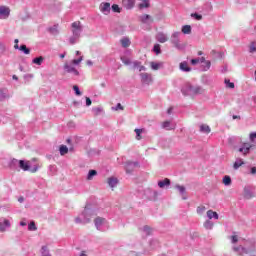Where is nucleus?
I'll use <instances>...</instances> for the list:
<instances>
[{
  "instance_id": "obj_11",
  "label": "nucleus",
  "mask_w": 256,
  "mask_h": 256,
  "mask_svg": "<svg viewBox=\"0 0 256 256\" xmlns=\"http://www.w3.org/2000/svg\"><path fill=\"white\" fill-rule=\"evenodd\" d=\"M140 79L143 85H151L153 83V76L149 73H140Z\"/></svg>"
},
{
  "instance_id": "obj_28",
  "label": "nucleus",
  "mask_w": 256,
  "mask_h": 256,
  "mask_svg": "<svg viewBox=\"0 0 256 256\" xmlns=\"http://www.w3.org/2000/svg\"><path fill=\"white\" fill-rule=\"evenodd\" d=\"M200 132L205 133L206 135H209V133H211V127H209V125L207 124H202L200 126Z\"/></svg>"
},
{
  "instance_id": "obj_3",
  "label": "nucleus",
  "mask_w": 256,
  "mask_h": 256,
  "mask_svg": "<svg viewBox=\"0 0 256 256\" xmlns=\"http://www.w3.org/2000/svg\"><path fill=\"white\" fill-rule=\"evenodd\" d=\"M94 227H96L97 231L106 233V231H109L110 229L109 220L98 216L94 219Z\"/></svg>"
},
{
  "instance_id": "obj_49",
  "label": "nucleus",
  "mask_w": 256,
  "mask_h": 256,
  "mask_svg": "<svg viewBox=\"0 0 256 256\" xmlns=\"http://www.w3.org/2000/svg\"><path fill=\"white\" fill-rule=\"evenodd\" d=\"M135 133H136V139L138 141L141 140V133H143V129L136 128Z\"/></svg>"
},
{
  "instance_id": "obj_25",
  "label": "nucleus",
  "mask_w": 256,
  "mask_h": 256,
  "mask_svg": "<svg viewBox=\"0 0 256 256\" xmlns=\"http://www.w3.org/2000/svg\"><path fill=\"white\" fill-rule=\"evenodd\" d=\"M108 185L113 189L116 185H119V179L115 177L108 178Z\"/></svg>"
},
{
  "instance_id": "obj_5",
  "label": "nucleus",
  "mask_w": 256,
  "mask_h": 256,
  "mask_svg": "<svg viewBox=\"0 0 256 256\" xmlns=\"http://www.w3.org/2000/svg\"><path fill=\"white\" fill-rule=\"evenodd\" d=\"M18 167L22 169V171H29L30 173H37V171H39V166L34 165L31 167V162L28 160H19Z\"/></svg>"
},
{
  "instance_id": "obj_6",
  "label": "nucleus",
  "mask_w": 256,
  "mask_h": 256,
  "mask_svg": "<svg viewBox=\"0 0 256 256\" xmlns=\"http://www.w3.org/2000/svg\"><path fill=\"white\" fill-rule=\"evenodd\" d=\"M181 35V32H174L171 36V43L172 45L178 49V51H184L185 44H181V41L179 40V36Z\"/></svg>"
},
{
  "instance_id": "obj_4",
  "label": "nucleus",
  "mask_w": 256,
  "mask_h": 256,
  "mask_svg": "<svg viewBox=\"0 0 256 256\" xmlns=\"http://www.w3.org/2000/svg\"><path fill=\"white\" fill-rule=\"evenodd\" d=\"M120 60L122 61V63H124V65H132L131 69H138V71H147V67L141 65V61L139 60H135V61H131V59H129L128 57L125 56H121Z\"/></svg>"
},
{
  "instance_id": "obj_44",
  "label": "nucleus",
  "mask_w": 256,
  "mask_h": 256,
  "mask_svg": "<svg viewBox=\"0 0 256 256\" xmlns=\"http://www.w3.org/2000/svg\"><path fill=\"white\" fill-rule=\"evenodd\" d=\"M191 17H192V19H195L196 21H201V19H203V15H201V14H199L197 12L192 13Z\"/></svg>"
},
{
  "instance_id": "obj_32",
  "label": "nucleus",
  "mask_w": 256,
  "mask_h": 256,
  "mask_svg": "<svg viewBox=\"0 0 256 256\" xmlns=\"http://www.w3.org/2000/svg\"><path fill=\"white\" fill-rule=\"evenodd\" d=\"M222 183H224V185L226 187H229V185H231L232 181H231V176L229 175H225L222 179Z\"/></svg>"
},
{
  "instance_id": "obj_15",
  "label": "nucleus",
  "mask_w": 256,
  "mask_h": 256,
  "mask_svg": "<svg viewBox=\"0 0 256 256\" xmlns=\"http://www.w3.org/2000/svg\"><path fill=\"white\" fill-rule=\"evenodd\" d=\"M139 167V162H126V173H133V169H137Z\"/></svg>"
},
{
  "instance_id": "obj_40",
  "label": "nucleus",
  "mask_w": 256,
  "mask_h": 256,
  "mask_svg": "<svg viewBox=\"0 0 256 256\" xmlns=\"http://www.w3.org/2000/svg\"><path fill=\"white\" fill-rule=\"evenodd\" d=\"M152 51L157 54V55H161V45L160 44H155L153 46Z\"/></svg>"
},
{
  "instance_id": "obj_47",
  "label": "nucleus",
  "mask_w": 256,
  "mask_h": 256,
  "mask_svg": "<svg viewBox=\"0 0 256 256\" xmlns=\"http://www.w3.org/2000/svg\"><path fill=\"white\" fill-rule=\"evenodd\" d=\"M206 210L207 208L205 206H199L196 211L198 215H203Z\"/></svg>"
},
{
  "instance_id": "obj_8",
  "label": "nucleus",
  "mask_w": 256,
  "mask_h": 256,
  "mask_svg": "<svg viewBox=\"0 0 256 256\" xmlns=\"http://www.w3.org/2000/svg\"><path fill=\"white\" fill-rule=\"evenodd\" d=\"M144 193L150 201H157V198L159 197V191L151 189V188H147L144 191Z\"/></svg>"
},
{
  "instance_id": "obj_17",
  "label": "nucleus",
  "mask_w": 256,
  "mask_h": 256,
  "mask_svg": "<svg viewBox=\"0 0 256 256\" xmlns=\"http://www.w3.org/2000/svg\"><path fill=\"white\" fill-rule=\"evenodd\" d=\"M139 20L144 25H151V23H153V19L151 18V15H149V14H144V15L140 16Z\"/></svg>"
},
{
  "instance_id": "obj_19",
  "label": "nucleus",
  "mask_w": 256,
  "mask_h": 256,
  "mask_svg": "<svg viewBox=\"0 0 256 256\" xmlns=\"http://www.w3.org/2000/svg\"><path fill=\"white\" fill-rule=\"evenodd\" d=\"M171 185V180L169 178H165L164 180L158 181V187L160 189H165Z\"/></svg>"
},
{
  "instance_id": "obj_34",
  "label": "nucleus",
  "mask_w": 256,
  "mask_h": 256,
  "mask_svg": "<svg viewBox=\"0 0 256 256\" xmlns=\"http://www.w3.org/2000/svg\"><path fill=\"white\" fill-rule=\"evenodd\" d=\"M97 176V170H89L88 175H87V180L92 181L93 177Z\"/></svg>"
},
{
  "instance_id": "obj_1",
  "label": "nucleus",
  "mask_w": 256,
  "mask_h": 256,
  "mask_svg": "<svg viewBox=\"0 0 256 256\" xmlns=\"http://www.w3.org/2000/svg\"><path fill=\"white\" fill-rule=\"evenodd\" d=\"M94 215H96L95 209H93L91 204H86L82 213L75 218V223L79 225H87V223H91V218Z\"/></svg>"
},
{
  "instance_id": "obj_57",
  "label": "nucleus",
  "mask_w": 256,
  "mask_h": 256,
  "mask_svg": "<svg viewBox=\"0 0 256 256\" xmlns=\"http://www.w3.org/2000/svg\"><path fill=\"white\" fill-rule=\"evenodd\" d=\"M114 111H123V105L121 103H118L115 107H112Z\"/></svg>"
},
{
  "instance_id": "obj_46",
  "label": "nucleus",
  "mask_w": 256,
  "mask_h": 256,
  "mask_svg": "<svg viewBox=\"0 0 256 256\" xmlns=\"http://www.w3.org/2000/svg\"><path fill=\"white\" fill-rule=\"evenodd\" d=\"M149 7V0H143V3L139 4L140 9H147Z\"/></svg>"
},
{
  "instance_id": "obj_54",
  "label": "nucleus",
  "mask_w": 256,
  "mask_h": 256,
  "mask_svg": "<svg viewBox=\"0 0 256 256\" xmlns=\"http://www.w3.org/2000/svg\"><path fill=\"white\" fill-rule=\"evenodd\" d=\"M83 61V56H80L78 59L72 60V65H79Z\"/></svg>"
},
{
  "instance_id": "obj_29",
  "label": "nucleus",
  "mask_w": 256,
  "mask_h": 256,
  "mask_svg": "<svg viewBox=\"0 0 256 256\" xmlns=\"http://www.w3.org/2000/svg\"><path fill=\"white\" fill-rule=\"evenodd\" d=\"M214 223H213V221H211V220H206L205 222H204V224H203V227L207 230V231H211L212 229H213V227H214Z\"/></svg>"
},
{
  "instance_id": "obj_16",
  "label": "nucleus",
  "mask_w": 256,
  "mask_h": 256,
  "mask_svg": "<svg viewBox=\"0 0 256 256\" xmlns=\"http://www.w3.org/2000/svg\"><path fill=\"white\" fill-rule=\"evenodd\" d=\"M64 71H66V73H72L75 77H79L78 70L70 64L64 65Z\"/></svg>"
},
{
  "instance_id": "obj_45",
  "label": "nucleus",
  "mask_w": 256,
  "mask_h": 256,
  "mask_svg": "<svg viewBox=\"0 0 256 256\" xmlns=\"http://www.w3.org/2000/svg\"><path fill=\"white\" fill-rule=\"evenodd\" d=\"M110 9H112L113 13H121V7L117 4H113Z\"/></svg>"
},
{
  "instance_id": "obj_2",
  "label": "nucleus",
  "mask_w": 256,
  "mask_h": 256,
  "mask_svg": "<svg viewBox=\"0 0 256 256\" xmlns=\"http://www.w3.org/2000/svg\"><path fill=\"white\" fill-rule=\"evenodd\" d=\"M181 93L185 97H193L195 95H201L203 93V88L201 86H193L190 83H187L181 88Z\"/></svg>"
},
{
  "instance_id": "obj_26",
  "label": "nucleus",
  "mask_w": 256,
  "mask_h": 256,
  "mask_svg": "<svg viewBox=\"0 0 256 256\" xmlns=\"http://www.w3.org/2000/svg\"><path fill=\"white\" fill-rule=\"evenodd\" d=\"M242 165H245V162L243 161V159L237 158L233 164V169L237 171L239 167H241Z\"/></svg>"
},
{
  "instance_id": "obj_51",
  "label": "nucleus",
  "mask_w": 256,
  "mask_h": 256,
  "mask_svg": "<svg viewBox=\"0 0 256 256\" xmlns=\"http://www.w3.org/2000/svg\"><path fill=\"white\" fill-rule=\"evenodd\" d=\"M190 238L192 239V241H195V239H199V232H191Z\"/></svg>"
},
{
  "instance_id": "obj_22",
  "label": "nucleus",
  "mask_w": 256,
  "mask_h": 256,
  "mask_svg": "<svg viewBox=\"0 0 256 256\" xmlns=\"http://www.w3.org/2000/svg\"><path fill=\"white\" fill-rule=\"evenodd\" d=\"M156 40L158 43H167V35H165L163 32H159L156 35Z\"/></svg>"
},
{
  "instance_id": "obj_55",
  "label": "nucleus",
  "mask_w": 256,
  "mask_h": 256,
  "mask_svg": "<svg viewBox=\"0 0 256 256\" xmlns=\"http://www.w3.org/2000/svg\"><path fill=\"white\" fill-rule=\"evenodd\" d=\"M255 51H256L255 42H251L249 47V53H255Z\"/></svg>"
},
{
  "instance_id": "obj_59",
  "label": "nucleus",
  "mask_w": 256,
  "mask_h": 256,
  "mask_svg": "<svg viewBox=\"0 0 256 256\" xmlns=\"http://www.w3.org/2000/svg\"><path fill=\"white\" fill-rule=\"evenodd\" d=\"M191 65H199V58H193L190 60Z\"/></svg>"
},
{
  "instance_id": "obj_38",
  "label": "nucleus",
  "mask_w": 256,
  "mask_h": 256,
  "mask_svg": "<svg viewBox=\"0 0 256 256\" xmlns=\"http://www.w3.org/2000/svg\"><path fill=\"white\" fill-rule=\"evenodd\" d=\"M41 256H51V253L49 252V248H47V246H42Z\"/></svg>"
},
{
  "instance_id": "obj_48",
  "label": "nucleus",
  "mask_w": 256,
  "mask_h": 256,
  "mask_svg": "<svg viewBox=\"0 0 256 256\" xmlns=\"http://www.w3.org/2000/svg\"><path fill=\"white\" fill-rule=\"evenodd\" d=\"M73 91H74L75 95H77V97H80V95H82L81 90L79 89V86H77V85L73 86Z\"/></svg>"
},
{
  "instance_id": "obj_7",
  "label": "nucleus",
  "mask_w": 256,
  "mask_h": 256,
  "mask_svg": "<svg viewBox=\"0 0 256 256\" xmlns=\"http://www.w3.org/2000/svg\"><path fill=\"white\" fill-rule=\"evenodd\" d=\"M72 35H75V37H81V33H83V26L81 25V22L76 21L72 23Z\"/></svg>"
},
{
  "instance_id": "obj_41",
  "label": "nucleus",
  "mask_w": 256,
  "mask_h": 256,
  "mask_svg": "<svg viewBox=\"0 0 256 256\" xmlns=\"http://www.w3.org/2000/svg\"><path fill=\"white\" fill-rule=\"evenodd\" d=\"M211 69V61L207 60L203 65H202V71H209Z\"/></svg>"
},
{
  "instance_id": "obj_36",
  "label": "nucleus",
  "mask_w": 256,
  "mask_h": 256,
  "mask_svg": "<svg viewBox=\"0 0 256 256\" xmlns=\"http://www.w3.org/2000/svg\"><path fill=\"white\" fill-rule=\"evenodd\" d=\"M182 33L184 35H191V25H184L182 27Z\"/></svg>"
},
{
  "instance_id": "obj_13",
  "label": "nucleus",
  "mask_w": 256,
  "mask_h": 256,
  "mask_svg": "<svg viewBox=\"0 0 256 256\" xmlns=\"http://www.w3.org/2000/svg\"><path fill=\"white\" fill-rule=\"evenodd\" d=\"M9 15H11V9L6 6H0V19H9Z\"/></svg>"
},
{
  "instance_id": "obj_37",
  "label": "nucleus",
  "mask_w": 256,
  "mask_h": 256,
  "mask_svg": "<svg viewBox=\"0 0 256 256\" xmlns=\"http://www.w3.org/2000/svg\"><path fill=\"white\" fill-rule=\"evenodd\" d=\"M175 189L179 191L180 195H185V193L187 192V189L185 188V186H181L179 184L175 186Z\"/></svg>"
},
{
  "instance_id": "obj_23",
  "label": "nucleus",
  "mask_w": 256,
  "mask_h": 256,
  "mask_svg": "<svg viewBox=\"0 0 256 256\" xmlns=\"http://www.w3.org/2000/svg\"><path fill=\"white\" fill-rule=\"evenodd\" d=\"M120 43L124 49H127V47L131 46V39H129V37H123Z\"/></svg>"
},
{
  "instance_id": "obj_31",
  "label": "nucleus",
  "mask_w": 256,
  "mask_h": 256,
  "mask_svg": "<svg viewBox=\"0 0 256 256\" xmlns=\"http://www.w3.org/2000/svg\"><path fill=\"white\" fill-rule=\"evenodd\" d=\"M48 31L51 33V35H59V25L55 24L54 26L50 27Z\"/></svg>"
},
{
  "instance_id": "obj_24",
  "label": "nucleus",
  "mask_w": 256,
  "mask_h": 256,
  "mask_svg": "<svg viewBox=\"0 0 256 256\" xmlns=\"http://www.w3.org/2000/svg\"><path fill=\"white\" fill-rule=\"evenodd\" d=\"M152 71H159L163 67V62H150Z\"/></svg>"
},
{
  "instance_id": "obj_12",
  "label": "nucleus",
  "mask_w": 256,
  "mask_h": 256,
  "mask_svg": "<svg viewBox=\"0 0 256 256\" xmlns=\"http://www.w3.org/2000/svg\"><path fill=\"white\" fill-rule=\"evenodd\" d=\"M99 9L103 15H109V13H111V3L102 2L99 6Z\"/></svg>"
},
{
  "instance_id": "obj_30",
  "label": "nucleus",
  "mask_w": 256,
  "mask_h": 256,
  "mask_svg": "<svg viewBox=\"0 0 256 256\" xmlns=\"http://www.w3.org/2000/svg\"><path fill=\"white\" fill-rule=\"evenodd\" d=\"M207 217L208 219H219V214L213 210H208Z\"/></svg>"
},
{
  "instance_id": "obj_50",
  "label": "nucleus",
  "mask_w": 256,
  "mask_h": 256,
  "mask_svg": "<svg viewBox=\"0 0 256 256\" xmlns=\"http://www.w3.org/2000/svg\"><path fill=\"white\" fill-rule=\"evenodd\" d=\"M232 250L234 251V253H238V255H242V252H241L242 246H234Z\"/></svg>"
},
{
  "instance_id": "obj_39",
  "label": "nucleus",
  "mask_w": 256,
  "mask_h": 256,
  "mask_svg": "<svg viewBox=\"0 0 256 256\" xmlns=\"http://www.w3.org/2000/svg\"><path fill=\"white\" fill-rule=\"evenodd\" d=\"M224 83L228 89H235V83L231 82L230 79H225Z\"/></svg>"
},
{
  "instance_id": "obj_14",
  "label": "nucleus",
  "mask_w": 256,
  "mask_h": 256,
  "mask_svg": "<svg viewBox=\"0 0 256 256\" xmlns=\"http://www.w3.org/2000/svg\"><path fill=\"white\" fill-rule=\"evenodd\" d=\"M7 99H11V94L9 93V89L0 88V101H7Z\"/></svg>"
},
{
  "instance_id": "obj_18",
  "label": "nucleus",
  "mask_w": 256,
  "mask_h": 256,
  "mask_svg": "<svg viewBox=\"0 0 256 256\" xmlns=\"http://www.w3.org/2000/svg\"><path fill=\"white\" fill-rule=\"evenodd\" d=\"M14 49H18L19 51H22V53H24V55H29V53H31V49L27 48V45H25V44H22L20 46H19V44H15Z\"/></svg>"
},
{
  "instance_id": "obj_62",
  "label": "nucleus",
  "mask_w": 256,
  "mask_h": 256,
  "mask_svg": "<svg viewBox=\"0 0 256 256\" xmlns=\"http://www.w3.org/2000/svg\"><path fill=\"white\" fill-rule=\"evenodd\" d=\"M13 165H19V160H17V159H12L11 160V166H13Z\"/></svg>"
},
{
  "instance_id": "obj_9",
  "label": "nucleus",
  "mask_w": 256,
  "mask_h": 256,
  "mask_svg": "<svg viewBox=\"0 0 256 256\" xmlns=\"http://www.w3.org/2000/svg\"><path fill=\"white\" fill-rule=\"evenodd\" d=\"M251 149H253V145L249 142H244L238 151L239 153H242V155H249V153H251Z\"/></svg>"
},
{
  "instance_id": "obj_33",
  "label": "nucleus",
  "mask_w": 256,
  "mask_h": 256,
  "mask_svg": "<svg viewBox=\"0 0 256 256\" xmlns=\"http://www.w3.org/2000/svg\"><path fill=\"white\" fill-rule=\"evenodd\" d=\"M59 151L60 155H67V153H69V148L66 145H60Z\"/></svg>"
},
{
  "instance_id": "obj_56",
  "label": "nucleus",
  "mask_w": 256,
  "mask_h": 256,
  "mask_svg": "<svg viewBox=\"0 0 256 256\" xmlns=\"http://www.w3.org/2000/svg\"><path fill=\"white\" fill-rule=\"evenodd\" d=\"M144 233H146V235H151V227L149 226H144L143 229Z\"/></svg>"
},
{
  "instance_id": "obj_43",
  "label": "nucleus",
  "mask_w": 256,
  "mask_h": 256,
  "mask_svg": "<svg viewBox=\"0 0 256 256\" xmlns=\"http://www.w3.org/2000/svg\"><path fill=\"white\" fill-rule=\"evenodd\" d=\"M79 41V36H75L74 34L69 38L70 45H75Z\"/></svg>"
},
{
  "instance_id": "obj_35",
  "label": "nucleus",
  "mask_w": 256,
  "mask_h": 256,
  "mask_svg": "<svg viewBox=\"0 0 256 256\" xmlns=\"http://www.w3.org/2000/svg\"><path fill=\"white\" fill-rule=\"evenodd\" d=\"M43 56H39L36 58H33L32 63H34V65H43Z\"/></svg>"
},
{
  "instance_id": "obj_10",
  "label": "nucleus",
  "mask_w": 256,
  "mask_h": 256,
  "mask_svg": "<svg viewBox=\"0 0 256 256\" xmlns=\"http://www.w3.org/2000/svg\"><path fill=\"white\" fill-rule=\"evenodd\" d=\"M255 197V188L251 185L244 187V199H253Z\"/></svg>"
},
{
  "instance_id": "obj_63",
  "label": "nucleus",
  "mask_w": 256,
  "mask_h": 256,
  "mask_svg": "<svg viewBox=\"0 0 256 256\" xmlns=\"http://www.w3.org/2000/svg\"><path fill=\"white\" fill-rule=\"evenodd\" d=\"M241 253H242V255H243V254L247 255V253H249V250H248L247 248H245V247L242 246Z\"/></svg>"
},
{
  "instance_id": "obj_64",
  "label": "nucleus",
  "mask_w": 256,
  "mask_h": 256,
  "mask_svg": "<svg viewBox=\"0 0 256 256\" xmlns=\"http://www.w3.org/2000/svg\"><path fill=\"white\" fill-rule=\"evenodd\" d=\"M250 173H251V175H256V167H252L250 169Z\"/></svg>"
},
{
  "instance_id": "obj_20",
  "label": "nucleus",
  "mask_w": 256,
  "mask_h": 256,
  "mask_svg": "<svg viewBox=\"0 0 256 256\" xmlns=\"http://www.w3.org/2000/svg\"><path fill=\"white\" fill-rule=\"evenodd\" d=\"M179 67L180 71H183L184 73H189L190 71H192V68L189 66L187 61L181 62Z\"/></svg>"
},
{
  "instance_id": "obj_27",
  "label": "nucleus",
  "mask_w": 256,
  "mask_h": 256,
  "mask_svg": "<svg viewBox=\"0 0 256 256\" xmlns=\"http://www.w3.org/2000/svg\"><path fill=\"white\" fill-rule=\"evenodd\" d=\"M7 227H11V222H9V220L4 219L3 222H0V231L1 232L5 231V229H7Z\"/></svg>"
},
{
  "instance_id": "obj_52",
  "label": "nucleus",
  "mask_w": 256,
  "mask_h": 256,
  "mask_svg": "<svg viewBox=\"0 0 256 256\" xmlns=\"http://www.w3.org/2000/svg\"><path fill=\"white\" fill-rule=\"evenodd\" d=\"M255 139H256V132H252L249 135V140L251 143H255Z\"/></svg>"
},
{
  "instance_id": "obj_53",
  "label": "nucleus",
  "mask_w": 256,
  "mask_h": 256,
  "mask_svg": "<svg viewBox=\"0 0 256 256\" xmlns=\"http://www.w3.org/2000/svg\"><path fill=\"white\" fill-rule=\"evenodd\" d=\"M94 115H99V113H101V111H103V108L101 107H95L92 109Z\"/></svg>"
},
{
  "instance_id": "obj_21",
  "label": "nucleus",
  "mask_w": 256,
  "mask_h": 256,
  "mask_svg": "<svg viewBox=\"0 0 256 256\" xmlns=\"http://www.w3.org/2000/svg\"><path fill=\"white\" fill-rule=\"evenodd\" d=\"M122 5L125 9H133L135 7V0H123Z\"/></svg>"
},
{
  "instance_id": "obj_61",
  "label": "nucleus",
  "mask_w": 256,
  "mask_h": 256,
  "mask_svg": "<svg viewBox=\"0 0 256 256\" xmlns=\"http://www.w3.org/2000/svg\"><path fill=\"white\" fill-rule=\"evenodd\" d=\"M91 103H92L91 98L86 97V107H91Z\"/></svg>"
},
{
  "instance_id": "obj_42",
  "label": "nucleus",
  "mask_w": 256,
  "mask_h": 256,
  "mask_svg": "<svg viewBox=\"0 0 256 256\" xmlns=\"http://www.w3.org/2000/svg\"><path fill=\"white\" fill-rule=\"evenodd\" d=\"M28 231H37V225L35 224V221H31L28 224Z\"/></svg>"
},
{
  "instance_id": "obj_58",
  "label": "nucleus",
  "mask_w": 256,
  "mask_h": 256,
  "mask_svg": "<svg viewBox=\"0 0 256 256\" xmlns=\"http://www.w3.org/2000/svg\"><path fill=\"white\" fill-rule=\"evenodd\" d=\"M170 126H171V122H169V121H165L163 123V128L168 129V131H170V129H172V128H169Z\"/></svg>"
},
{
  "instance_id": "obj_60",
  "label": "nucleus",
  "mask_w": 256,
  "mask_h": 256,
  "mask_svg": "<svg viewBox=\"0 0 256 256\" xmlns=\"http://www.w3.org/2000/svg\"><path fill=\"white\" fill-rule=\"evenodd\" d=\"M231 241L233 244L237 243V241H239V239L237 238V235L231 236Z\"/></svg>"
}]
</instances>
